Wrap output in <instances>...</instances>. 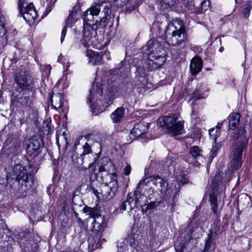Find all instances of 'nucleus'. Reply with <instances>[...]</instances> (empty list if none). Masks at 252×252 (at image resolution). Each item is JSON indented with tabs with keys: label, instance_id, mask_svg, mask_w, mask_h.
Wrapping results in <instances>:
<instances>
[{
	"label": "nucleus",
	"instance_id": "obj_15",
	"mask_svg": "<svg viewBox=\"0 0 252 252\" xmlns=\"http://www.w3.org/2000/svg\"><path fill=\"white\" fill-rule=\"evenodd\" d=\"M19 143L16 140L8 138L3 147V151L8 157L16 155L18 152Z\"/></svg>",
	"mask_w": 252,
	"mask_h": 252
},
{
	"label": "nucleus",
	"instance_id": "obj_22",
	"mask_svg": "<svg viewBox=\"0 0 252 252\" xmlns=\"http://www.w3.org/2000/svg\"><path fill=\"white\" fill-rule=\"evenodd\" d=\"M86 55L89 58V62L93 65H100L102 63V57L98 53L88 49L86 52Z\"/></svg>",
	"mask_w": 252,
	"mask_h": 252
},
{
	"label": "nucleus",
	"instance_id": "obj_46",
	"mask_svg": "<svg viewBox=\"0 0 252 252\" xmlns=\"http://www.w3.org/2000/svg\"><path fill=\"white\" fill-rule=\"evenodd\" d=\"M209 243H210V240H209V238L206 241V243L205 244V247H204V251H203L202 252H206V251L209 248Z\"/></svg>",
	"mask_w": 252,
	"mask_h": 252
},
{
	"label": "nucleus",
	"instance_id": "obj_32",
	"mask_svg": "<svg viewBox=\"0 0 252 252\" xmlns=\"http://www.w3.org/2000/svg\"><path fill=\"white\" fill-rule=\"evenodd\" d=\"M201 151L199 149V148L196 146H193L190 150L191 155L195 158L201 156Z\"/></svg>",
	"mask_w": 252,
	"mask_h": 252
},
{
	"label": "nucleus",
	"instance_id": "obj_11",
	"mask_svg": "<svg viewBox=\"0 0 252 252\" xmlns=\"http://www.w3.org/2000/svg\"><path fill=\"white\" fill-rule=\"evenodd\" d=\"M146 179H143L140 180L136 187V189L134 191L133 193H130L127 194L126 201L128 202L129 206V209L131 210L132 208V203L133 201H135L134 203V206L135 204L138 201V199L141 197V196L144 195L143 191V189L146 186V183L145 182Z\"/></svg>",
	"mask_w": 252,
	"mask_h": 252
},
{
	"label": "nucleus",
	"instance_id": "obj_49",
	"mask_svg": "<svg viewBox=\"0 0 252 252\" xmlns=\"http://www.w3.org/2000/svg\"><path fill=\"white\" fill-rule=\"evenodd\" d=\"M106 167V165L100 166V167L98 168V171L99 172L106 171L107 170Z\"/></svg>",
	"mask_w": 252,
	"mask_h": 252
},
{
	"label": "nucleus",
	"instance_id": "obj_17",
	"mask_svg": "<svg viewBox=\"0 0 252 252\" xmlns=\"http://www.w3.org/2000/svg\"><path fill=\"white\" fill-rule=\"evenodd\" d=\"M32 104V100L29 95H21L19 97L13 96L11 100V107L13 109L15 107H19L24 106L25 107H30Z\"/></svg>",
	"mask_w": 252,
	"mask_h": 252
},
{
	"label": "nucleus",
	"instance_id": "obj_61",
	"mask_svg": "<svg viewBox=\"0 0 252 252\" xmlns=\"http://www.w3.org/2000/svg\"><path fill=\"white\" fill-rule=\"evenodd\" d=\"M172 162H173L172 161H171V162H170L169 163V165H171V163H172Z\"/></svg>",
	"mask_w": 252,
	"mask_h": 252
},
{
	"label": "nucleus",
	"instance_id": "obj_4",
	"mask_svg": "<svg viewBox=\"0 0 252 252\" xmlns=\"http://www.w3.org/2000/svg\"><path fill=\"white\" fill-rule=\"evenodd\" d=\"M99 6L94 5L84 13V26L80 42L85 47L89 45L90 42H92V40L97 34L96 30L98 25H99L97 18L99 14Z\"/></svg>",
	"mask_w": 252,
	"mask_h": 252
},
{
	"label": "nucleus",
	"instance_id": "obj_1",
	"mask_svg": "<svg viewBox=\"0 0 252 252\" xmlns=\"http://www.w3.org/2000/svg\"><path fill=\"white\" fill-rule=\"evenodd\" d=\"M144 58L142 67H136L137 75L145 77V70L152 71L161 67L166 61V53L158 39L149 40L143 48Z\"/></svg>",
	"mask_w": 252,
	"mask_h": 252
},
{
	"label": "nucleus",
	"instance_id": "obj_28",
	"mask_svg": "<svg viewBox=\"0 0 252 252\" xmlns=\"http://www.w3.org/2000/svg\"><path fill=\"white\" fill-rule=\"evenodd\" d=\"M240 115L235 113L229 116V127L231 129H235L239 124Z\"/></svg>",
	"mask_w": 252,
	"mask_h": 252
},
{
	"label": "nucleus",
	"instance_id": "obj_60",
	"mask_svg": "<svg viewBox=\"0 0 252 252\" xmlns=\"http://www.w3.org/2000/svg\"><path fill=\"white\" fill-rule=\"evenodd\" d=\"M197 224H195V228H198V226H197Z\"/></svg>",
	"mask_w": 252,
	"mask_h": 252
},
{
	"label": "nucleus",
	"instance_id": "obj_63",
	"mask_svg": "<svg viewBox=\"0 0 252 252\" xmlns=\"http://www.w3.org/2000/svg\"><path fill=\"white\" fill-rule=\"evenodd\" d=\"M109 163H110V165H112V163L111 162H110Z\"/></svg>",
	"mask_w": 252,
	"mask_h": 252
},
{
	"label": "nucleus",
	"instance_id": "obj_18",
	"mask_svg": "<svg viewBox=\"0 0 252 252\" xmlns=\"http://www.w3.org/2000/svg\"><path fill=\"white\" fill-rule=\"evenodd\" d=\"M105 4V2L101 3H97L94 5L99 6V13L100 12V10L101 9L102 10L101 13V15H102V16L98 17V19H100L99 26L102 27H105L107 25L108 22L107 17L111 12L110 8Z\"/></svg>",
	"mask_w": 252,
	"mask_h": 252
},
{
	"label": "nucleus",
	"instance_id": "obj_29",
	"mask_svg": "<svg viewBox=\"0 0 252 252\" xmlns=\"http://www.w3.org/2000/svg\"><path fill=\"white\" fill-rule=\"evenodd\" d=\"M83 211L84 213L87 214L94 219H95L97 216H101V215L98 214L97 209L95 208H91L86 206L83 208Z\"/></svg>",
	"mask_w": 252,
	"mask_h": 252
},
{
	"label": "nucleus",
	"instance_id": "obj_40",
	"mask_svg": "<svg viewBox=\"0 0 252 252\" xmlns=\"http://www.w3.org/2000/svg\"><path fill=\"white\" fill-rule=\"evenodd\" d=\"M183 0H167V4L169 6L177 5L182 2Z\"/></svg>",
	"mask_w": 252,
	"mask_h": 252
},
{
	"label": "nucleus",
	"instance_id": "obj_10",
	"mask_svg": "<svg viewBox=\"0 0 252 252\" xmlns=\"http://www.w3.org/2000/svg\"><path fill=\"white\" fill-rule=\"evenodd\" d=\"M25 4L21 0H19L20 14L27 22H31L36 18L37 13L32 3L27 4L25 7Z\"/></svg>",
	"mask_w": 252,
	"mask_h": 252
},
{
	"label": "nucleus",
	"instance_id": "obj_47",
	"mask_svg": "<svg viewBox=\"0 0 252 252\" xmlns=\"http://www.w3.org/2000/svg\"><path fill=\"white\" fill-rule=\"evenodd\" d=\"M192 225H194V224H193L192 222H191L188 226L187 229L189 230L190 234H191L194 231V230L193 228H191Z\"/></svg>",
	"mask_w": 252,
	"mask_h": 252
},
{
	"label": "nucleus",
	"instance_id": "obj_30",
	"mask_svg": "<svg viewBox=\"0 0 252 252\" xmlns=\"http://www.w3.org/2000/svg\"><path fill=\"white\" fill-rule=\"evenodd\" d=\"M72 160L73 163L76 165H81L84 163L82 154L79 155L75 152H73L72 154Z\"/></svg>",
	"mask_w": 252,
	"mask_h": 252
},
{
	"label": "nucleus",
	"instance_id": "obj_55",
	"mask_svg": "<svg viewBox=\"0 0 252 252\" xmlns=\"http://www.w3.org/2000/svg\"><path fill=\"white\" fill-rule=\"evenodd\" d=\"M223 50V47H220L219 49L220 52H221Z\"/></svg>",
	"mask_w": 252,
	"mask_h": 252
},
{
	"label": "nucleus",
	"instance_id": "obj_21",
	"mask_svg": "<svg viewBox=\"0 0 252 252\" xmlns=\"http://www.w3.org/2000/svg\"><path fill=\"white\" fill-rule=\"evenodd\" d=\"M106 225L104 217L101 216H97L95 219H93V221L92 222V231L94 233H102Z\"/></svg>",
	"mask_w": 252,
	"mask_h": 252
},
{
	"label": "nucleus",
	"instance_id": "obj_5",
	"mask_svg": "<svg viewBox=\"0 0 252 252\" xmlns=\"http://www.w3.org/2000/svg\"><path fill=\"white\" fill-rule=\"evenodd\" d=\"M167 43L173 46H182L184 47L187 42V33L184 23L179 20H174L169 23L165 30Z\"/></svg>",
	"mask_w": 252,
	"mask_h": 252
},
{
	"label": "nucleus",
	"instance_id": "obj_64",
	"mask_svg": "<svg viewBox=\"0 0 252 252\" xmlns=\"http://www.w3.org/2000/svg\"><path fill=\"white\" fill-rule=\"evenodd\" d=\"M50 11H51V9H50L49 10V11H48V13H49Z\"/></svg>",
	"mask_w": 252,
	"mask_h": 252
},
{
	"label": "nucleus",
	"instance_id": "obj_16",
	"mask_svg": "<svg viewBox=\"0 0 252 252\" xmlns=\"http://www.w3.org/2000/svg\"><path fill=\"white\" fill-rule=\"evenodd\" d=\"M111 181L104 187V190L106 191L105 195L108 199L114 196L115 192L118 189V183L117 181V175L115 173L110 174Z\"/></svg>",
	"mask_w": 252,
	"mask_h": 252
},
{
	"label": "nucleus",
	"instance_id": "obj_62",
	"mask_svg": "<svg viewBox=\"0 0 252 252\" xmlns=\"http://www.w3.org/2000/svg\"><path fill=\"white\" fill-rule=\"evenodd\" d=\"M199 99V97H198V98H195V100H198V99Z\"/></svg>",
	"mask_w": 252,
	"mask_h": 252
},
{
	"label": "nucleus",
	"instance_id": "obj_38",
	"mask_svg": "<svg viewBox=\"0 0 252 252\" xmlns=\"http://www.w3.org/2000/svg\"><path fill=\"white\" fill-rule=\"evenodd\" d=\"M220 150V146L217 145L212 147V150L210 152V157L212 159L216 157L218 151Z\"/></svg>",
	"mask_w": 252,
	"mask_h": 252
},
{
	"label": "nucleus",
	"instance_id": "obj_53",
	"mask_svg": "<svg viewBox=\"0 0 252 252\" xmlns=\"http://www.w3.org/2000/svg\"><path fill=\"white\" fill-rule=\"evenodd\" d=\"M175 189L174 194L175 193H177V192L179 190V187L176 188V186H175Z\"/></svg>",
	"mask_w": 252,
	"mask_h": 252
},
{
	"label": "nucleus",
	"instance_id": "obj_56",
	"mask_svg": "<svg viewBox=\"0 0 252 252\" xmlns=\"http://www.w3.org/2000/svg\"><path fill=\"white\" fill-rule=\"evenodd\" d=\"M75 145H77L78 144H79V141H76L75 143Z\"/></svg>",
	"mask_w": 252,
	"mask_h": 252
},
{
	"label": "nucleus",
	"instance_id": "obj_25",
	"mask_svg": "<svg viewBox=\"0 0 252 252\" xmlns=\"http://www.w3.org/2000/svg\"><path fill=\"white\" fill-rule=\"evenodd\" d=\"M102 233L95 232L93 235L92 237L89 238V242L90 244H92L93 247L97 249L101 246L103 241H105L104 239H102Z\"/></svg>",
	"mask_w": 252,
	"mask_h": 252
},
{
	"label": "nucleus",
	"instance_id": "obj_50",
	"mask_svg": "<svg viewBox=\"0 0 252 252\" xmlns=\"http://www.w3.org/2000/svg\"><path fill=\"white\" fill-rule=\"evenodd\" d=\"M222 124H223V122H219L218 123L217 125L216 126V127H215V128L216 129L219 130V131H220L221 126L222 125Z\"/></svg>",
	"mask_w": 252,
	"mask_h": 252
},
{
	"label": "nucleus",
	"instance_id": "obj_34",
	"mask_svg": "<svg viewBox=\"0 0 252 252\" xmlns=\"http://www.w3.org/2000/svg\"><path fill=\"white\" fill-rule=\"evenodd\" d=\"M159 204V201H151L150 203L144 206V210L147 212L149 210H151L156 208Z\"/></svg>",
	"mask_w": 252,
	"mask_h": 252
},
{
	"label": "nucleus",
	"instance_id": "obj_45",
	"mask_svg": "<svg viewBox=\"0 0 252 252\" xmlns=\"http://www.w3.org/2000/svg\"><path fill=\"white\" fill-rule=\"evenodd\" d=\"M188 182V179L186 176H182L180 179V183L182 185H185Z\"/></svg>",
	"mask_w": 252,
	"mask_h": 252
},
{
	"label": "nucleus",
	"instance_id": "obj_33",
	"mask_svg": "<svg viewBox=\"0 0 252 252\" xmlns=\"http://www.w3.org/2000/svg\"><path fill=\"white\" fill-rule=\"evenodd\" d=\"M220 221L215 222L211 227L210 233L212 234H217L218 233H219L220 232Z\"/></svg>",
	"mask_w": 252,
	"mask_h": 252
},
{
	"label": "nucleus",
	"instance_id": "obj_52",
	"mask_svg": "<svg viewBox=\"0 0 252 252\" xmlns=\"http://www.w3.org/2000/svg\"><path fill=\"white\" fill-rule=\"evenodd\" d=\"M176 157V156L174 154H170V155H169L168 156V159L167 160H168V159L171 158H175ZM167 162H168V161H167Z\"/></svg>",
	"mask_w": 252,
	"mask_h": 252
},
{
	"label": "nucleus",
	"instance_id": "obj_20",
	"mask_svg": "<svg viewBox=\"0 0 252 252\" xmlns=\"http://www.w3.org/2000/svg\"><path fill=\"white\" fill-rule=\"evenodd\" d=\"M78 14L76 12L72 11L70 12L65 22V26L63 29L61 37V42L62 43L64 40V37L66 33L67 27H71L74 23H75L77 19Z\"/></svg>",
	"mask_w": 252,
	"mask_h": 252
},
{
	"label": "nucleus",
	"instance_id": "obj_58",
	"mask_svg": "<svg viewBox=\"0 0 252 252\" xmlns=\"http://www.w3.org/2000/svg\"><path fill=\"white\" fill-rule=\"evenodd\" d=\"M82 168L83 170H86L87 169V168H86V167H85L84 166L82 167Z\"/></svg>",
	"mask_w": 252,
	"mask_h": 252
},
{
	"label": "nucleus",
	"instance_id": "obj_24",
	"mask_svg": "<svg viewBox=\"0 0 252 252\" xmlns=\"http://www.w3.org/2000/svg\"><path fill=\"white\" fill-rule=\"evenodd\" d=\"M20 246L23 250V252H37L38 250L37 244L33 240L22 242Z\"/></svg>",
	"mask_w": 252,
	"mask_h": 252
},
{
	"label": "nucleus",
	"instance_id": "obj_44",
	"mask_svg": "<svg viewBox=\"0 0 252 252\" xmlns=\"http://www.w3.org/2000/svg\"><path fill=\"white\" fill-rule=\"evenodd\" d=\"M127 207L129 208V206L128 205V202L126 200L122 203V205L121 206L120 210L123 211H125L126 210Z\"/></svg>",
	"mask_w": 252,
	"mask_h": 252
},
{
	"label": "nucleus",
	"instance_id": "obj_27",
	"mask_svg": "<svg viewBox=\"0 0 252 252\" xmlns=\"http://www.w3.org/2000/svg\"><path fill=\"white\" fill-rule=\"evenodd\" d=\"M52 106L55 109L61 108L63 104V97L59 93L54 94L51 97Z\"/></svg>",
	"mask_w": 252,
	"mask_h": 252
},
{
	"label": "nucleus",
	"instance_id": "obj_59",
	"mask_svg": "<svg viewBox=\"0 0 252 252\" xmlns=\"http://www.w3.org/2000/svg\"><path fill=\"white\" fill-rule=\"evenodd\" d=\"M92 164H93V163H90V164H89V166H88V168H90V167H91V165H92Z\"/></svg>",
	"mask_w": 252,
	"mask_h": 252
},
{
	"label": "nucleus",
	"instance_id": "obj_19",
	"mask_svg": "<svg viewBox=\"0 0 252 252\" xmlns=\"http://www.w3.org/2000/svg\"><path fill=\"white\" fill-rule=\"evenodd\" d=\"M147 129L148 127L145 124L143 123H139L135 125L131 129L129 137L131 141H133L135 140L136 137L144 134Z\"/></svg>",
	"mask_w": 252,
	"mask_h": 252
},
{
	"label": "nucleus",
	"instance_id": "obj_48",
	"mask_svg": "<svg viewBox=\"0 0 252 252\" xmlns=\"http://www.w3.org/2000/svg\"><path fill=\"white\" fill-rule=\"evenodd\" d=\"M48 6L51 7L56 1L57 0H46Z\"/></svg>",
	"mask_w": 252,
	"mask_h": 252
},
{
	"label": "nucleus",
	"instance_id": "obj_41",
	"mask_svg": "<svg viewBox=\"0 0 252 252\" xmlns=\"http://www.w3.org/2000/svg\"><path fill=\"white\" fill-rule=\"evenodd\" d=\"M176 252H183L184 246L182 244L176 243L174 245Z\"/></svg>",
	"mask_w": 252,
	"mask_h": 252
},
{
	"label": "nucleus",
	"instance_id": "obj_37",
	"mask_svg": "<svg viewBox=\"0 0 252 252\" xmlns=\"http://www.w3.org/2000/svg\"><path fill=\"white\" fill-rule=\"evenodd\" d=\"M210 1L209 0H204L201 3V12H203L207 10L209 7Z\"/></svg>",
	"mask_w": 252,
	"mask_h": 252
},
{
	"label": "nucleus",
	"instance_id": "obj_12",
	"mask_svg": "<svg viewBox=\"0 0 252 252\" xmlns=\"http://www.w3.org/2000/svg\"><path fill=\"white\" fill-rule=\"evenodd\" d=\"M16 82L22 90H32L33 84L31 75L27 72L21 71L16 78Z\"/></svg>",
	"mask_w": 252,
	"mask_h": 252
},
{
	"label": "nucleus",
	"instance_id": "obj_3",
	"mask_svg": "<svg viewBox=\"0 0 252 252\" xmlns=\"http://www.w3.org/2000/svg\"><path fill=\"white\" fill-rule=\"evenodd\" d=\"M234 144L232 147L233 156L229 163V168L225 173V177H223V173L219 172L216 173L220 174L221 177L220 183L228 182L232 178L233 171L238 170L242 165V153L246 145L248 143L246 136V131L244 129H239L234 139Z\"/></svg>",
	"mask_w": 252,
	"mask_h": 252
},
{
	"label": "nucleus",
	"instance_id": "obj_57",
	"mask_svg": "<svg viewBox=\"0 0 252 252\" xmlns=\"http://www.w3.org/2000/svg\"><path fill=\"white\" fill-rule=\"evenodd\" d=\"M3 250L2 248L0 247V252H3Z\"/></svg>",
	"mask_w": 252,
	"mask_h": 252
},
{
	"label": "nucleus",
	"instance_id": "obj_2",
	"mask_svg": "<svg viewBox=\"0 0 252 252\" xmlns=\"http://www.w3.org/2000/svg\"><path fill=\"white\" fill-rule=\"evenodd\" d=\"M25 163L23 162L15 164L11 173L12 178L19 185L17 192L23 196L32 189L33 185L32 175L35 174L39 168L38 164L33 160L27 159Z\"/></svg>",
	"mask_w": 252,
	"mask_h": 252
},
{
	"label": "nucleus",
	"instance_id": "obj_42",
	"mask_svg": "<svg viewBox=\"0 0 252 252\" xmlns=\"http://www.w3.org/2000/svg\"><path fill=\"white\" fill-rule=\"evenodd\" d=\"M4 173L3 174V176L0 175V181H2V184H5L7 182L8 178L7 175L6 174V172L4 170Z\"/></svg>",
	"mask_w": 252,
	"mask_h": 252
},
{
	"label": "nucleus",
	"instance_id": "obj_51",
	"mask_svg": "<svg viewBox=\"0 0 252 252\" xmlns=\"http://www.w3.org/2000/svg\"><path fill=\"white\" fill-rule=\"evenodd\" d=\"M121 1L125 4H126L130 0H121ZM118 0H113L114 2H116Z\"/></svg>",
	"mask_w": 252,
	"mask_h": 252
},
{
	"label": "nucleus",
	"instance_id": "obj_36",
	"mask_svg": "<svg viewBox=\"0 0 252 252\" xmlns=\"http://www.w3.org/2000/svg\"><path fill=\"white\" fill-rule=\"evenodd\" d=\"M6 33L3 17L0 14V36H3Z\"/></svg>",
	"mask_w": 252,
	"mask_h": 252
},
{
	"label": "nucleus",
	"instance_id": "obj_31",
	"mask_svg": "<svg viewBox=\"0 0 252 252\" xmlns=\"http://www.w3.org/2000/svg\"><path fill=\"white\" fill-rule=\"evenodd\" d=\"M252 8V2L250 1L247 2L244 5V7L243 9V15L244 18H247L249 17Z\"/></svg>",
	"mask_w": 252,
	"mask_h": 252
},
{
	"label": "nucleus",
	"instance_id": "obj_8",
	"mask_svg": "<svg viewBox=\"0 0 252 252\" xmlns=\"http://www.w3.org/2000/svg\"><path fill=\"white\" fill-rule=\"evenodd\" d=\"M221 179L220 174H217L213 177L212 183L210 188L212 189L211 193L210 194L209 202L211 204V210L216 215L219 214L218 205L217 202V195L219 193L220 187L222 185L220 183Z\"/></svg>",
	"mask_w": 252,
	"mask_h": 252
},
{
	"label": "nucleus",
	"instance_id": "obj_35",
	"mask_svg": "<svg viewBox=\"0 0 252 252\" xmlns=\"http://www.w3.org/2000/svg\"><path fill=\"white\" fill-rule=\"evenodd\" d=\"M220 131L216 129L215 127L212 128L209 130V135L212 139L216 141V138L220 134Z\"/></svg>",
	"mask_w": 252,
	"mask_h": 252
},
{
	"label": "nucleus",
	"instance_id": "obj_7",
	"mask_svg": "<svg viewBox=\"0 0 252 252\" xmlns=\"http://www.w3.org/2000/svg\"><path fill=\"white\" fill-rule=\"evenodd\" d=\"M112 91V86L108 82L103 81L99 86L97 84H93L92 89L90 91L87 102L90 104L91 107H93L99 96H101L103 94L109 95Z\"/></svg>",
	"mask_w": 252,
	"mask_h": 252
},
{
	"label": "nucleus",
	"instance_id": "obj_54",
	"mask_svg": "<svg viewBox=\"0 0 252 252\" xmlns=\"http://www.w3.org/2000/svg\"><path fill=\"white\" fill-rule=\"evenodd\" d=\"M75 33H76V36H79V35H81V34L80 33V32H75ZM77 38H79V36H77Z\"/></svg>",
	"mask_w": 252,
	"mask_h": 252
},
{
	"label": "nucleus",
	"instance_id": "obj_9",
	"mask_svg": "<svg viewBox=\"0 0 252 252\" xmlns=\"http://www.w3.org/2000/svg\"><path fill=\"white\" fill-rule=\"evenodd\" d=\"M44 144L41 139L38 136H33L29 140L26 150L28 156L31 158L36 157L41 152Z\"/></svg>",
	"mask_w": 252,
	"mask_h": 252
},
{
	"label": "nucleus",
	"instance_id": "obj_43",
	"mask_svg": "<svg viewBox=\"0 0 252 252\" xmlns=\"http://www.w3.org/2000/svg\"><path fill=\"white\" fill-rule=\"evenodd\" d=\"M131 172V167L130 165H127L126 166L123 170L124 174L125 175H128Z\"/></svg>",
	"mask_w": 252,
	"mask_h": 252
},
{
	"label": "nucleus",
	"instance_id": "obj_23",
	"mask_svg": "<svg viewBox=\"0 0 252 252\" xmlns=\"http://www.w3.org/2000/svg\"><path fill=\"white\" fill-rule=\"evenodd\" d=\"M202 67V62L198 57L193 58L190 64V70L191 74L196 75L198 73Z\"/></svg>",
	"mask_w": 252,
	"mask_h": 252
},
{
	"label": "nucleus",
	"instance_id": "obj_14",
	"mask_svg": "<svg viewBox=\"0 0 252 252\" xmlns=\"http://www.w3.org/2000/svg\"><path fill=\"white\" fill-rule=\"evenodd\" d=\"M150 178L153 184L157 187L160 195L164 196L170 194V189L168 188V184L165 180L157 175L152 176Z\"/></svg>",
	"mask_w": 252,
	"mask_h": 252
},
{
	"label": "nucleus",
	"instance_id": "obj_26",
	"mask_svg": "<svg viewBox=\"0 0 252 252\" xmlns=\"http://www.w3.org/2000/svg\"><path fill=\"white\" fill-rule=\"evenodd\" d=\"M125 115V109L121 107L117 108L114 112L111 114V118L114 123H118L121 121Z\"/></svg>",
	"mask_w": 252,
	"mask_h": 252
},
{
	"label": "nucleus",
	"instance_id": "obj_6",
	"mask_svg": "<svg viewBox=\"0 0 252 252\" xmlns=\"http://www.w3.org/2000/svg\"><path fill=\"white\" fill-rule=\"evenodd\" d=\"M177 117L175 116H164L158 119L159 126L166 130L167 133L175 136L182 134L184 131V123L177 122Z\"/></svg>",
	"mask_w": 252,
	"mask_h": 252
},
{
	"label": "nucleus",
	"instance_id": "obj_39",
	"mask_svg": "<svg viewBox=\"0 0 252 252\" xmlns=\"http://www.w3.org/2000/svg\"><path fill=\"white\" fill-rule=\"evenodd\" d=\"M83 152L82 153V155H85L87 154H89L92 152V150L89 146V144L86 143L85 144L83 147Z\"/></svg>",
	"mask_w": 252,
	"mask_h": 252
},
{
	"label": "nucleus",
	"instance_id": "obj_13",
	"mask_svg": "<svg viewBox=\"0 0 252 252\" xmlns=\"http://www.w3.org/2000/svg\"><path fill=\"white\" fill-rule=\"evenodd\" d=\"M139 236L137 234L131 233L123 241V245H122L121 242L117 243V247L119 248L118 252H126V250H129V248L131 249L135 248L136 243L137 244L141 243L142 241L138 242V238Z\"/></svg>",
	"mask_w": 252,
	"mask_h": 252
}]
</instances>
